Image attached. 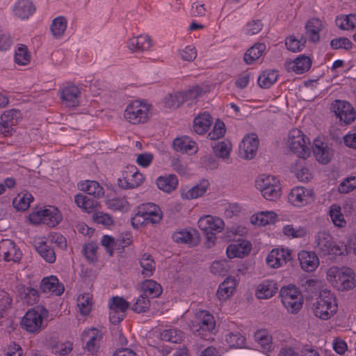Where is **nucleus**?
Listing matches in <instances>:
<instances>
[{
  "mask_svg": "<svg viewBox=\"0 0 356 356\" xmlns=\"http://www.w3.org/2000/svg\"><path fill=\"white\" fill-rule=\"evenodd\" d=\"M338 305L333 293L328 290L320 292L316 301L313 303V312L314 315L322 319L328 320L337 312Z\"/></svg>",
  "mask_w": 356,
  "mask_h": 356,
  "instance_id": "obj_1",
  "label": "nucleus"
},
{
  "mask_svg": "<svg viewBox=\"0 0 356 356\" xmlns=\"http://www.w3.org/2000/svg\"><path fill=\"white\" fill-rule=\"evenodd\" d=\"M152 106L140 101H134L129 104L124 111V118L132 124L147 122L150 118Z\"/></svg>",
  "mask_w": 356,
  "mask_h": 356,
  "instance_id": "obj_2",
  "label": "nucleus"
},
{
  "mask_svg": "<svg viewBox=\"0 0 356 356\" xmlns=\"http://www.w3.org/2000/svg\"><path fill=\"white\" fill-rule=\"evenodd\" d=\"M256 186L262 196L270 201H275L281 195V186L278 179L274 176L262 175L256 181Z\"/></svg>",
  "mask_w": 356,
  "mask_h": 356,
  "instance_id": "obj_3",
  "label": "nucleus"
},
{
  "mask_svg": "<svg viewBox=\"0 0 356 356\" xmlns=\"http://www.w3.org/2000/svg\"><path fill=\"white\" fill-rule=\"evenodd\" d=\"M62 216L57 208L49 206L44 209L33 211L29 215V220L32 224L43 223L54 227L62 220Z\"/></svg>",
  "mask_w": 356,
  "mask_h": 356,
  "instance_id": "obj_4",
  "label": "nucleus"
},
{
  "mask_svg": "<svg viewBox=\"0 0 356 356\" xmlns=\"http://www.w3.org/2000/svg\"><path fill=\"white\" fill-rule=\"evenodd\" d=\"M282 302L289 312L297 313L302 306V296L294 285L283 286L280 291Z\"/></svg>",
  "mask_w": 356,
  "mask_h": 356,
  "instance_id": "obj_5",
  "label": "nucleus"
},
{
  "mask_svg": "<svg viewBox=\"0 0 356 356\" xmlns=\"http://www.w3.org/2000/svg\"><path fill=\"white\" fill-rule=\"evenodd\" d=\"M288 145L299 158L305 159L310 155L309 140L299 129H293L289 132Z\"/></svg>",
  "mask_w": 356,
  "mask_h": 356,
  "instance_id": "obj_6",
  "label": "nucleus"
},
{
  "mask_svg": "<svg viewBox=\"0 0 356 356\" xmlns=\"http://www.w3.org/2000/svg\"><path fill=\"white\" fill-rule=\"evenodd\" d=\"M197 224L199 228L207 235L208 248H210L215 243L216 239L215 232H220L225 227L224 221L221 218L212 216L200 218Z\"/></svg>",
  "mask_w": 356,
  "mask_h": 356,
  "instance_id": "obj_7",
  "label": "nucleus"
},
{
  "mask_svg": "<svg viewBox=\"0 0 356 356\" xmlns=\"http://www.w3.org/2000/svg\"><path fill=\"white\" fill-rule=\"evenodd\" d=\"M216 327L213 316L207 311L199 312L190 325L191 330L195 334L205 337Z\"/></svg>",
  "mask_w": 356,
  "mask_h": 356,
  "instance_id": "obj_8",
  "label": "nucleus"
},
{
  "mask_svg": "<svg viewBox=\"0 0 356 356\" xmlns=\"http://www.w3.org/2000/svg\"><path fill=\"white\" fill-rule=\"evenodd\" d=\"M315 250L323 256L342 254L341 248L334 244L332 237L325 232H318L315 236Z\"/></svg>",
  "mask_w": 356,
  "mask_h": 356,
  "instance_id": "obj_9",
  "label": "nucleus"
},
{
  "mask_svg": "<svg viewBox=\"0 0 356 356\" xmlns=\"http://www.w3.org/2000/svg\"><path fill=\"white\" fill-rule=\"evenodd\" d=\"M47 313V311L44 308L29 310L22 318V327L29 332H38L42 327L43 315Z\"/></svg>",
  "mask_w": 356,
  "mask_h": 356,
  "instance_id": "obj_10",
  "label": "nucleus"
},
{
  "mask_svg": "<svg viewBox=\"0 0 356 356\" xmlns=\"http://www.w3.org/2000/svg\"><path fill=\"white\" fill-rule=\"evenodd\" d=\"M332 109L341 124H349L356 118V111L346 101L335 100L332 104Z\"/></svg>",
  "mask_w": 356,
  "mask_h": 356,
  "instance_id": "obj_11",
  "label": "nucleus"
},
{
  "mask_svg": "<svg viewBox=\"0 0 356 356\" xmlns=\"http://www.w3.org/2000/svg\"><path fill=\"white\" fill-rule=\"evenodd\" d=\"M131 166L130 170L122 172V177L118 178V186L123 189L134 188L139 186L144 181V176Z\"/></svg>",
  "mask_w": 356,
  "mask_h": 356,
  "instance_id": "obj_12",
  "label": "nucleus"
},
{
  "mask_svg": "<svg viewBox=\"0 0 356 356\" xmlns=\"http://www.w3.org/2000/svg\"><path fill=\"white\" fill-rule=\"evenodd\" d=\"M234 242L227 248V254L229 258H242L247 255L251 250V244L243 238H233Z\"/></svg>",
  "mask_w": 356,
  "mask_h": 356,
  "instance_id": "obj_13",
  "label": "nucleus"
},
{
  "mask_svg": "<svg viewBox=\"0 0 356 356\" xmlns=\"http://www.w3.org/2000/svg\"><path fill=\"white\" fill-rule=\"evenodd\" d=\"M258 146L257 136L255 134L247 135L240 144V153L245 159H252L257 153Z\"/></svg>",
  "mask_w": 356,
  "mask_h": 356,
  "instance_id": "obj_14",
  "label": "nucleus"
},
{
  "mask_svg": "<svg viewBox=\"0 0 356 356\" xmlns=\"http://www.w3.org/2000/svg\"><path fill=\"white\" fill-rule=\"evenodd\" d=\"M0 256L7 261L16 262L20 260L22 252L13 241L6 239L0 242Z\"/></svg>",
  "mask_w": 356,
  "mask_h": 356,
  "instance_id": "obj_15",
  "label": "nucleus"
},
{
  "mask_svg": "<svg viewBox=\"0 0 356 356\" xmlns=\"http://www.w3.org/2000/svg\"><path fill=\"white\" fill-rule=\"evenodd\" d=\"M354 273L352 269L346 268L344 271H338L334 275V281L339 290H350L355 286Z\"/></svg>",
  "mask_w": 356,
  "mask_h": 356,
  "instance_id": "obj_16",
  "label": "nucleus"
},
{
  "mask_svg": "<svg viewBox=\"0 0 356 356\" xmlns=\"http://www.w3.org/2000/svg\"><path fill=\"white\" fill-rule=\"evenodd\" d=\"M102 339V335L97 329H92L88 332H83V339H88L84 347L85 349L91 354L97 353L99 348Z\"/></svg>",
  "mask_w": 356,
  "mask_h": 356,
  "instance_id": "obj_17",
  "label": "nucleus"
},
{
  "mask_svg": "<svg viewBox=\"0 0 356 356\" xmlns=\"http://www.w3.org/2000/svg\"><path fill=\"white\" fill-rule=\"evenodd\" d=\"M313 152L316 160L322 164H327L330 162L332 156L331 149L326 143L319 139L314 140Z\"/></svg>",
  "mask_w": 356,
  "mask_h": 356,
  "instance_id": "obj_18",
  "label": "nucleus"
},
{
  "mask_svg": "<svg viewBox=\"0 0 356 356\" xmlns=\"http://www.w3.org/2000/svg\"><path fill=\"white\" fill-rule=\"evenodd\" d=\"M301 268L307 271H314L319 264L318 257L313 252L302 250L298 253Z\"/></svg>",
  "mask_w": 356,
  "mask_h": 356,
  "instance_id": "obj_19",
  "label": "nucleus"
},
{
  "mask_svg": "<svg viewBox=\"0 0 356 356\" xmlns=\"http://www.w3.org/2000/svg\"><path fill=\"white\" fill-rule=\"evenodd\" d=\"M35 11L30 0H19L13 7L14 15L21 19H26Z\"/></svg>",
  "mask_w": 356,
  "mask_h": 356,
  "instance_id": "obj_20",
  "label": "nucleus"
},
{
  "mask_svg": "<svg viewBox=\"0 0 356 356\" xmlns=\"http://www.w3.org/2000/svg\"><path fill=\"white\" fill-rule=\"evenodd\" d=\"M138 209L151 224H156L161 220L160 209L153 203L144 204L138 207Z\"/></svg>",
  "mask_w": 356,
  "mask_h": 356,
  "instance_id": "obj_21",
  "label": "nucleus"
},
{
  "mask_svg": "<svg viewBox=\"0 0 356 356\" xmlns=\"http://www.w3.org/2000/svg\"><path fill=\"white\" fill-rule=\"evenodd\" d=\"M81 91L78 87L69 85L65 87L61 92V99L68 107H74L78 105V97Z\"/></svg>",
  "mask_w": 356,
  "mask_h": 356,
  "instance_id": "obj_22",
  "label": "nucleus"
},
{
  "mask_svg": "<svg viewBox=\"0 0 356 356\" xmlns=\"http://www.w3.org/2000/svg\"><path fill=\"white\" fill-rule=\"evenodd\" d=\"M310 197L308 190L304 187H296L289 194V202L296 207H301L308 202Z\"/></svg>",
  "mask_w": 356,
  "mask_h": 356,
  "instance_id": "obj_23",
  "label": "nucleus"
},
{
  "mask_svg": "<svg viewBox=\"0 0 356 356\" xmlns=\"http://www.w3.org/2000/svg\"><path fill=\"white\" fill-rule=\"evenodd\" d=\"M324 24L321 20L318 18L309 19L306 25V34L309 37V41L317 42L320 40L319 33L323 30Z\"/></svg>",
  "mask_w": 356,
  "mask_h": 356,
  "instance_id": "obj_24",
  "label": "nucleus"
},
{
  "mask_svg": "<svg viewBox=\"0 0 356 356\" xmlns=\"http://www.w3.org/2000/svg\"><path fill=\"white\" fill-rule=\"evenodd\" d=\"M42 291L44 293L52 292L56 296L61 295L64 291V286L59 283L56 276H50L42 279L40 284Z\"/></svg>",
  "mask_w": 356,
  "mask_h": 356,
  "instance_id": "obj_25",
  "label": "nucleus"
},
{
  "mask_svg": "<svg viewBox=\"0 0 356 356\" xmlns=\"http://www.w3.org/2000/svg\"><path fill=\"white\" fill-rule=\"evenodd\" d=\"M211 124V115L207 112H204L194 118L193 129L197 134L202 135L209 130Z\"/></svg>",
  "mask_w": 356,
  "mask_h": 356,
  "instance_id": "obj_26",
  "label": "nucleus"
},
{
  "mask_svg": "<svg viewBox=\"0 0 356 356\" xmlns=\"http://www.w3.org/2000/svg\"><path fill=\"white\" fill-rule=\"evenodd\" d=\"M156 183L160 190L165 193H170L177 188L178 179L176 175L169 174L159 177Z\"/></svg>",
  "mask_w": 356,
  "mask_h": 356,
  "instance_id": "obj_27",
  "label": "nucleus"
},
{
  "mask_svg": "<svg viewBox=\"0 0 356 356\" xmlns=\"http://www.w3.org/2000/svg\"><path fill=\"white\" fill-rule=\"evenodd\" d=\"M172 145L174 149L177 152L191 154L197 150L196 143L191 140L188 136L175 138Z\"/></svg>",
  "mask_w": 356,
  "mask_h": 356,
  "instance_id": "obj_28",
  "label": "nucleus"
},
{
  "mask_svg": "<svg viewBox=\"0 0 356 356\" xmlns=\"http://www.w3.org/2000/svg\"><path fill=\"white\" fill-rule=\"evenodd\" d=\"M236 287V279L233 277H227L222 282L217 291L216 296L220 300H225L233 293Z\"/></svg>",
  "mask_w": 356,
  "mask_h": 356,
  "instance_id": "obj_29",
  "label": "nucleus"
},
{
  "mask_svg": "<svg viewBox=\"0 0 356 356\" xmlns=\"http://www.w3.org/2000/svg\"><path fill=\"white\" fill-rule=\"evenodd\" d=\"M151 40L148 35H140L131 38L128 42V48L131 51H143L151 47Z\"/></svg>",
  "mask_w": 356,
  "mask_h": 356,
  "instance_id": "obj_30",
  "label": "nucleus"
},
{
  "mask_svg": "<svg viewBox=\"0 0 356 356\" xmlns=\"http://www.w3.org/2000/svg\"><path fill=\"white\" fill-rule=\"evenodd\" d=\"M278 286L274 281L265 280L257 289V296L259 299L270 298L277 293Z\"/></svg>",
  "mask_w": 356,
  "mask_h": 356,
  "instance_id": "obj_31",
  "label": "nucleus"
},
{
  "mask_svg": "<svg viewBox=\"0 0 356 356\" xmlns=\"http://www.w3.org/2000/svg\"><path fill=\"white\" fill-rule=\"evenodd\" d=\"M312 65L311 59L304 55L297 57L288 63V68L291 69L297 74H303L308 71Z\"/></svg>",
  "mask_w": 356,
  "mask_h": 356,
  "instance_id": "obj_32",
  "label": "nucleus"
},
{
  "mask_svg": "<svg viewBox=\"0 0 356 356\" xmlns=\"http://www.w3.org/2000/svg\"><path fill=\"white\" fill-rule=\"evenodd\" d=\"M265 50L266 44L264 43H256L245 53L243 56L245 63L248 65L252 64L262 56Z\"/></svg>",
  "mask_w": 356,
  "mask_h": 356,
  "instance_id": "obj_33",
  "label": "nucleus"
},
{
  "mask_svg": "<svg viewBox=\"0 0 356 356\" xmlns=\"http://www.w3.org/2000/svg\"><path fill=\"white\" fill-rule=\"evenodd\" d=\"M79 187L81 191L93 195L96 198H99L104 194V188L96 181L86 180L80 183Z\"/></svg>",
  "mask_w": 356,
  "mask_h": 356,
  "instance_id": "obj_34",
  "label": "nucleus"
},
{
  "mask_svg": "<svg viewBox=\"0 0 356 356\" xmlns=\"http://www.w3.org/2000/svg\"><path fill=\"white\" fill-rule=\"evenodd\" d=\"M209 186L207 180H203L200 184L192 187L186 192H182L181 196L186 200H191L202 196L207 191Z\"/></svg>",
  "mask_w": 356,
  "mask_h": 356,
  "instance_id": "obj_35",
  "label": "nucleus"
},
{
  "mask_svg": "<svg viewBox=\"0 0 356 356\" xmlns=\"http://www.w3.org/2000/svg\"><path fill=\"white\" fill-rule=\"evenodd\" d=\"M143 294L147 297L157 298L162 293L159 284L152 280H145L142 285Z\"/></svg>",
  "mask_w": 356,
  "mask_h": 356,
  "instance_id": "obj_36",
  "label": "nucleus"
},
{
  "mask_svg": "<svg viewBox=\"0 0 356 356\" xmlns=\"http://www.w3.org/2000/svg\"><path fill=\"white\" fill-rule=\"evenodd\" d=\"M74 201L79 207L82 208L88 213L93 211L97 206L96 200L81 193L75 195Z\"/></svg>",
  "mask_w": 356,
  "mask_h": 356,
  "instance_id": "obj_37",
  "label": "nucleus"
},
{
  "mask_svg": "<svg viewBox=\"0 0 356 356\" xmlns=\"http://www.w3.org/2000/svg\"><path fill=\"white\" fill-rule=\"evenodd\" d=\"M140 265L143 268L142 274L145 277H150L153 275L156 264L149 254L145 252L141 255Z\"/></svg>",
  "mask_w": 356,
  "mask_h": 356,
  "instance_id": "obj_38",
  "label": "nucleus"
},
{
  "mask_svg": "<svg viewBox=\"0 0 356 356\" xmlns=\"http://www.w3.org/2000/svg\"><path fill=\"white\" fill-rule=\"evenodd\" d=\"M336 25L341 30H352L356 27V15L337 16L335 20Z\"/></svg>",
  "mask_w": 356,
  "mask_h": 356,
  "instance_id": "obj_39",
  "label": "nucleus"
},
{
  "mask_svg": "<svg viewBox=\"0 0 356 356\" xmlns=\"http://www.w3.org/2000/svg\"><path fill=\"white\" fill-rule=\"evenodd\" d=\"M277 76V71L274 70H266L258 77V84L261 88H268L276 81Z\"/></svg>",
  "mask_w": 356,
  "mask_h": 356,
  "instance_id": "obj_40",
  "label": "nucleus"
},
{
  "mask_svg": "<svg viewBox=\"0 0 356 356\" xmlns=\"http://www.w3.org/2000/svg\"><path fill=\"white\" fill-rule=\"evenodd\" d=\"M36 250L47 262L52 264L56 261L54 250L46 242L40 243L39 245L36 247Z\"/></svg>",
  "mask_w": 356,
  "mask_h": 356,
  "instance_id": "obj_41",
  "label": "nucleus"
},
{
  "mask_svg": "<svg viewBox=\"0 0 356 356\" xmlns=\"http://www.w3.org/2000/svg\"><path fill=\"white\" fill-rule=\"evenodd\" d=\"M184 337V332L175 328L165 330L161 333L162 340L175 343H180Z\"/></svg>",
  "mask_w": 356,
  "mask_h": 356,
  "instance_id": "obj_42",
  "label": "nucleus"
},
{
  "mask_svg": "<svg viewBox=\"0 0 356 356\" xmlns=\"http://www.w3.org/2000/svg\"><path fill=\"white\" fill-rule=\"evenodd\" d=\"M67 28V20L63 16L55 18L51 25V31L53 35L58 38L61 37Z\"/></svg>",
  "mask_w": 356,
  "mask_h": 356,
  "instance_id": "obj_43",
  "label": "nucleus"
},
{
  "mask_svg": "<svg viewBox=\"0 0 356 356\" xmlns=\"http://www.w3.org/2000/svg\"><path fill=\"white\" fill-rule=\"evenodd\" d=\"M163 103L165 107L176 109L184 103L183 95L181 92L168 94L163 99Z\"/></svg>",
  "mask_w": 356,
  "mask_h": 356,
  "instance_id": "obj_44",
  "label": "nucleus"
},
{
  "mask_svg": "<svg viewBox=\"0 0 356 356\" xmlns=\"http://www.w3.org/2000/svg\"><path fill=\"white\" fill-rule=\"evenodd\" d=\"M33 200V196L29 193L23 195L19 194L13 201V207L17 211H26L30 206V203Z\"/></svg>",
  "mask_w": 356,
  "mask_h": 356,
  "instance_id": "obj_45",
  "label": "nucleus"
},
{
  "mask_svg": "<svg viewBox=\"0 0 356 356\" xmlns=\"http://www.w3.org/2000/svg\"><path fill=\"white\" fill-rule=\"evenodd\" d=\"M276 216V214L273 211H262L256 216H252L251 221L252 223L257 224L259 226H264L273 222Z\"/></svg>",
  "mask_w": 356,
  "mask_h": 356,
  "instance_id": "obj_46",
  "label": "nucleus"
},
{
  "mask_svg": "<svg viewBox=\"0 0 356 356\" xmlns=\"http://www.w3.org/2000/svg\"><path fill=\"white\" fill-rule=\"evenodd\" d=\"M330 216L334 225L338 227H343L346 222L343 215L341 212V207L339 205L333 204L330 208Z\"/></svg>",
  "mask_w": 356,
  "mask_h": 356,
  "instance_id": "obj_47",
  "label": "nucleus"
},
{
  "mask_svg": "<svg viewBox=\"0 0 356 356\" xmlns=\"http://www.w3.org/2000/svg\"><path fill=\"white\" fill-rule=\"evenodd\" d=\"M207 92V88L206 87H202L200 86H195L188 90L184 92H181L183 95L184 102L194 100Z\"/></svg>",
  "mask_w": 356,
  "mask_h": 356,
  "instance_id": "obj_48",
  "label": "nucleus"
},
{
  "mask_svg": "<svg viewBox=\"0 0 356 356\" xmlns=\"http://www.w3.org/2000/svg\"><path fill=\"white\" fill-rule=\"evenodd\" d=\"M306 38L302 36L299 40L294 36H289L286 39V48L293 52L300 51L306 43Z\"/></svg>",
  "mask_w": 356,
  "mask_h": 356,
  "instance_id": "obj_49",
  "label": "nucleus"
},
{
  "mask_svg": "<svg viewBox=\"0 0 356 356\" xmlns=\"http://www.w3.org/2000/svg\"><path fill=\"white\" fill-rule=\"evenodd\" d=\"M129 307V303L122 297H113L109 302V310L126 314V311Z\"/></svg>",
  "mask_w": 356,
  "mask_h": 356,
  "instance_id": "obj_50",
  "label": "nucleus"
},
{
  "mask_svg": "<svg viewBox=\"0 0 356 356\" xmlns=\"http://www.w3.org/2000/svg\"><path fill=\"white\" fill-rule=\"evenodd\" d=\"M31 55L25 45H21L15 51V60L20 65H26L30 62Z\"/></svg>",
  "mask_w": 356,
  "mask_h": 356,
  "instance_id": "obj_51",
  "label": "nucleus"
},
{
  "mask_svg": "<svg viewBox=\"0 0 356 356\" xmlns=\"http://www.w3.org/2000/svg\"><path fill=\"white\" fill-rule=\"evenodd\" d=\"M106 207L113 211H126L128 208L127 200L121 197H114L108 199L106 201Z\"/></svg>",
  "mask_w": 356,
  "mask_h": 356,
  "instance_id": "obj_52",
  "label": "nucleus"
},
{
  "mask_svg": "<svg viewBox=\"0 0 356 356\" xmlns=\"http://www.w3.org/2000/svg\"><path fill=\"white\" fill-rule=\"evenodd\" d=\"M150 307V301L148 297L145 295H140L132 307V309L136 313H145L148 311Z\"/></svg>",
  "mask_w": 356,
  "mask_h": 356,
  "instance_id": "obj_53",
  "label": "nucleus"
},
{
  "mask_svg": "<svg viewBox=\"0 0 356 356\" xmlns=\"http://www.w3.org/2000/svg\"><path fill=\"white\" fill-rule=\"evenodd\" d=\"M356 188V177L351 176L345 178L339 185L338 191L340 193H348Z\"/></svg>",
  "mask_w": 356,
  "mask_h": 356,
  "instance_id": "obj_54",
  "label": "nucleus"
},
{
  "mask_svg": "<svg viewBox=\"0 0 356 356\" xmlns=\"http://www.w3.org/2000/svg\"><path fill=\"white\" fill-rule=\"evenodd\" d=\"M226 341L231 347L242 348L245 343V339L239 332L229 333L226 336Z\"/></svg>",
  "mask_w": 356,
  "mask_h": 356,
  "instance_id": "obj_55",
  "label": "nucleus"
},
{
  "mask_svg": "<svg viewBox=\"0 0 356 356\" xmlns=\"http://www.w3.org/2000/svg\"><path fill=\"white\" fill-rule=\"evenodd\" d=\"M254 339L263 348L266 349L270 348L272 338L266 330H261L256 332Z\"/></svg>",
  "mask_w": 356,
  "mask_h": 356,
  "instance_id": "obj_56",
  "label": "nucleus"
},
{
  "mask_svg": "<svg viewBox=\"0 0 356 356\" xmlns=\"http://www.w3.org/2000/svg\"><path fill=\"white\" fill-rule=\"evenodd\" d=\"M226 129L225 124L222 121L217 120L212 131L209 133L208 138L210 140H215L222 138L225 134Z\"/></svg>",
  "mask_w": 356,
  "mask_h": 356,
  "instance_id": "obj_57",
  "label": "nucleus"
},
{
  "mask_svg": "<svg viewBox=\"0 0 356 356\" xmlns=\"http://www.w3.org/2000/svg\"><path fill=\"white\" fill-rule=\"evenodd\" d=\"M215 154L222 159L228 157L231 150V144L228 141H222L213 146Z\"/></svg>",
  "mask_w": 356,
  "mask_h": 356,
  "instance_id": "obj_58",
  "label": "nucleus"
},
{
  "mask_svg": "<svg viewBox=\"0 0 356 356\" xmlns=\"http://www.w3.org/2000/svg\"><path fill=\"white\" fill-rule=\"evenodd\" d=\"M353 44L351 41L344 37H341L339 38H334L330 42V47L333 49H344L346 50H349L352 48Z\"/></svg>",
  "mask_w": 356,
  "mask_h": 356,
  "instance_id": "obj_59",
  "label": "nucleus"
},
{
  "mask_svg": "<svg viewBox=\"0 0 356 356\" xmlns=\"http://www.w3.org/2000/svg\"><path fill=\"white\" fill-rule=\"evenodd\" d=\"M283 233L292 238H301L306 234V231L302 227H294L292 225H287L284 227Z\"/></svg>",
  "mask_w": 356,
  "mask_h": 356,
  "instance_id": "obj_60",
  "label": "nucleus"
},
{
  "mask_svg": "<svg viewBox=\"0 0 356 356\" xmlns=\"http://www.w3.org/2000/svg\"><path fill=\"white\" fill-rule=\"evenodd\" d=\"M12 302V299L8 293L1 291H0V318H3L6 315L8 309Z\"/></svg>",
  "mask_w": 356,
  "mask_h": 356,
  "instance_id": "obj_61",
  "label": "nucleus"
},
{
  "mask_svg": "<svg viewBox=\"0 0 356 356\" xmlns=\"http://www.w3.org/2000/svg\"><path fill=\"white\" fill-rule=\"evenodd\" d=\"M97 250V245L94 243H90L86 244L83 246V248L82 249V252H83V254L85 255L86 258L88 261L92 262L97 259V255H96Z\"/></svg>",
  "mask_w": 356,
  "mask_h": 356,
  "instance_id": "obj_62",
  "label": "nucleus"
},
{
  "mask_svg": "<svg viewBox=\"0 0 356 356\" xmlns=\"http://www.w3.org/2000/svg\"><path fill=\"white\" fill-rule=\"evenodd\" d=\"M20 116V111L12 109L5 111L1 116V122H7L10 124L14 125L17 122V119Z\"/></svg>",
  "mask_w": 356,
  "mask_h": 356,
  "instance_id": "obj_63",
  "label": "nucleus"
},
{
  "mask_svg": "<svg viewBox=\"0 0 356 356\" xmlns=\"http://www.w3.org/2000/svg\"><path fill=\"white\" fill-rule=\"evenodd\" d=\"M24 299L29 305L35 304L39 299V294L37 290L27 286L24 289Z\"/></svg>",
  "mask_w": 356,
  "mask_h": 356,
  "instance_id": "obj_64",
  "label": "nucleus"
}]
</instances>
